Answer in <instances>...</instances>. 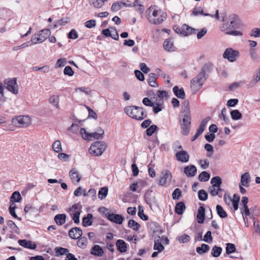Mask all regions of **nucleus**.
I'll return each mask as SVG.
<instances>
[{
    "mask_svg": "<svg viewBox=\"0 0 260 260\" xmlns=\"http://www.w3.org/2000/svg\"><path fill=\"white\" fill-rule=\"evenodd\" d=\"M213 70L212 63H205L202 67L201 71L196 77L190 81V87L196 91L200 89L204 84L205 81L209 78V74Z\"/></svg>",
    "mask_w": 260,
    "mask_h": 260,
    "instance_id": "obj_1",
    "label": "nucleus"
},
{
    "mask_svg": "<svg viewBox=\"0 0 260 260\" xmlns=\"http://www.w3.org/2000/svg\"><path fill=\"white\" fill-rule=\"evenodd\" d=\"M183 104L185 106V108L183 110L184 115H180L179 117H183L182 118H180V121L182 122L180 124L181 128V133L183 136L188 135L190 127H191V114L189 110V102L184 101Z\"/></svg>",
    "mask_w": 260,
    "mask_h": 260,
    "instance_id": "obj_2",
    "label": "nucleus"
},
{
    "mask_svg": "<svg viewBox=\"0 0 260 260\" xmlns=\"http://www.w3.org/2000/svg\"><path fill=\"white\" fill-rule=\"evenodd\" d=\"M124 112L129 117L141 121L147 117V113L142 107L136 106H127L124 109Z\"/></svg>",
    "mask_w": 260,
    "mask_h": 260,
    "instance_id": "obj_3",
    "label": "nucleus"
},
{
    "mask_svg": "<svg viewBox=\"0 0 260 260\" xmlns=\"http://www.w3.org/2000/svg\"><path fill=\"white\" fill-rule=\"evenodd\" d=\"M107 148L106 143L104 141H96L91 145L89 152L94 156H101Z\"/></svg>",
    "mask_w": 260,
    "mask_h": 260,
    "instance_id": "obj_4",
    "label": "nucleus"
},
{
    "mask_svg": "<svg viewBox=\"0 0 260 260\" xmlns=\"http://www.w3.org/2000/svg\"><path fill=\"white\" fill-rule=\"evenodd\" d=\"M12 123L16 127H27L31 123V119L27 115H19L13 118Z\"/></svg>",
    "mask_w": 260,
    "mask_h": 260,
    "instance_id": "obj_5",
    "label": "nucleus"
},
{
    "mask_svg": "<svg viewBox=\"0 0 260 260\" xmlns=\"http://www.w3.org/2000/svg\"><path fill=\"white\" fill-rule=\"evenodd\" d=\"M4 84L6 89L14 94L18 93V86L17 83V78H8L5 80Z\"/></svg>",
    "mask_w": 260,
    "mask_h": 260,
    "instance_id": "obj_6",
    "label": "nucleus"
},
{
    "mask_svg": "<svg viewBox=\"0 0 260 260\" xmlns=\"http://www.w3.org/2000/svg\"><path fill=\"white\" fill-rule=\"evenodd\" d=\"M239 55V52L232 48H226L222 55L223 57L228 59L230 62L235 61Z\"/></svg>",
    "mask_w": 260,
    "mask_h": 260,
    "instance_id": "obj_7",
    "label": "nucleus"
},
{
    "mask_svg": "<svg viewBox=\"0 0 260 260\" xmlns=\"http://www.w3.org/2000/svg\"><path fill=\"white\" fill-rule=\"evenodd\" d=\"M230 19H231L230 24H223V26L221 28V30L222 31H225L228 28H238L240 25V20L238 16L236 14H233L230 16Z\"/></svg>",
    "mask_w": 260,
    "mask_h": 260,
    "instance_id": "obj_8",
    "label": "nucleus"
},
{
    "mask_svg": "<svg viewBox=\"0 0 260 260\" xmlns=\"http://www.w3.org/2000/svg\"><path fill=\"white\" fill-rule=\"evenodd\" d=\"M80 134L82 138L87 141L91 140L92 138L96 140L102 139L103 138V134H99L97 132L89 133L86 131L85 128H81Z\"/></svg>",
    "mask_w": 260,
    "mask_h": 260,
    "instance_id": "obj_9",
    "label": "nucleus"
},
{
    "mask_svg": "<svg viewBox=\"0 0 260 260\" xmlns=\"http://www.w3.org/2000/svg\"><path fill=\"white\" fill-rule=\"evenodd\" d=\"M161 176L158 180V185L165 186L167 183L170 184L172 178V175L170 171L168 170H164L161 172Z\"/></svg>",
    "mask_w": 260,
    "mask_h": 260,
    "instance_id": "obj_10",
    "label": "nucleus"
},
{
    "mask_svg": "<svg viewBox=\"0 0 260 260\" xmlns=\"http://www.w3.org/2000/svg\"><path fill=\"white\" fill-rule=\"evenodd\" d=\"M210 117L208 116L202 120L197 130L196 134L191 138V141L193 142L195 141L198 138V137L204 132L206 128V124L210 120Z\"/></svg>",
    "mask_w": 260,
    "mask_h": 260,
    "instance_id": "obj_11",
    "label": "nucleus"
},
{
    "mask_svg": "<svg viewBox=\"0 0 260 260\" xmlns=\"http://www.w3.org/2000/svg\"><path fill=\"white\" fill-rule=\"evenodd\" d=\"M106 218L112 222L121 224L124 220V217L121 214L111 213L106 216Z\"/></svg>",
    "mask_w": 260,
    "mask_h": 260,
    "instance_id": "obj_12",
    "label": "nucleus"
},
{
    "mask_svg": "<svg viewBox=\"0 0 260 260\" xmlns=\"http://www.w3.org/2000/svg\"><path fill=\"white\" fill-rule=\"evenodd\" d=\"M83 232L80 228L74 227L69 231V236L72 239H78L82 237Z\"/></svg>",
    "mask_w": 260,
    "mask_h": 260,
    "instance_id": "obj_13",
    "label": "nucleus"
},
{
    "mask_svg": "<svg viewBox=\"0 0 260 260\" xmlns=\"http://www.w3.org/2000/svg\"><path fill=\"white\" fill-rule=\"evenodd\" d=\"M177 160L182 162H187L189 159V155L185 150H181L178 151L175 154Z\"/></svg>",
    "mask_w": 260,
    "mask_h": 260,
    "instance_id": "obj_14",
    "label": "nucleus"
},
{
    "mask_svg": "<svg viewBox=\"0 0 260 260\" xmlns=\"http://www.w3.org/2000/svg\"><path fill=\"white\" fill-rule=\"evenodd\" d=\"M19 244L27 249L35 250L37 248V244L30 240L26 239H19L18 241Z\"/></svg>",
    "mask_w": 260,
    "mask_h": 260,
    "instance_id": "obj_15",
    "label": "nucleus"
},
{
    "mask_svg": "<svg viewBox=\"0 0 260 260\" xmlns=\"http://www.w3.org/2000/svg\"><path fill=\"white\" fill-rule=\"evenodd\" d=\"M197 173L196 167L193 165H189L184 168V173L188 177H194Z\"/></svg>",
    "mask_w": 260,
    "mask_h": 260,
    "instance_id": "obj_16",
    "label": "nucleus"
},
{
    "mask_svg": "<svg viewBox=\"0 0 260 260\" xmlns=\"http://www.w3.org/2000/svg\"><path fill=\"white\" fill-rule=\"evenodd\" d=\"M205 219V208L203 206H201L198 209L197 214V220L200 224L204 223Z\"/></svg>",
    "mask_w": 260,
    "mask_h": 260,
    "instance_id": "obj_17",
    "label": "nucleus"
},
{
    "mask_svg": "<svg viewBox=\"0 0 260 260\" xmlns=\"http://www.w3.org/2000/svg\"><path fill=\"white\" fill-rule=\"evenodd\" d=\"M117 250L120 253H124L127 250L128 244L123 240L118 239L116 242Z\"/></svg>",
    "mask_w": 260,
    "mask_h": 260,
    "instance_id": "obj_18",
    "label": "nucleus"
},
{
    "mask_svg": "<svg viewBox=\"0 0 260 260\" xmlns=\"http://www.w3.org/2000/svg\"><path fill=\"white\" fill-rule=\"evenodd\" d=\"M158 78V76L153 73H150L149 74L147 82L149 86L155 87H158V84L156 81V79Z\"/></svg>",
    "mask_w": 260,
    "mask_h": 260,
    "instance_id": "obj_19",
    "label": "nucleus"
},
{
    "mask_svg": "<svg viewBox=\"0 0 260 260\" xmlns=\"http://www.w3.org/2000/svg\"><path fill=\"white\" fill-rule=\"evenodd\" d=\"M160 16L157 19H153L152 21L149 20V22L151 23H152L155 25H157L162 23V22L165 21L167 18V14L166 13L162 11L161 10L159 9V14Z\"/></svg>",
    "mask_w": 260,
    "mask_h": 260,
    "instance_id": "obj_20",
    "label": "nucleus"
},
{
    "mask_svg": "<svg viewBox=\"0 0 260 260\" xmlns=\"http://www.w3.org/2000/svg\"><path fill=\"white\" fill-rule=\"evenodd\" d=\"M174 94L178 98L180 99H184L185 98V93L183 87L179 88L177 85L175 86L173 88Z\"/></svg>",
    "mask_w": 260,
    "mask_h": 260,
    "instance_id": "obj_21",
    "label": "nucleus"
},
{
    "mask_svg": "<svg viewBox=\"0 0 260 260\" xmlns=\"http://www.w3.org/2000/svg\"><path fill=\"white\" fill-rule=\"evenodd\" d=\"M93 215L91 213H88L86 216L82 218V225L84 227L90 226L93 223Z\"/></svg>",
    "mask_w": 260,
    "mask_h": 260,
    "instance_id": "obj_22",
    "label": "nucleus"
},
{
    "mask_svg": "<svg viewBox=\"0 0 260 260\" xmlns=\"http://www.w3.org/2000/svg\"><path fill=\"white\" fill-rule=\"evenodd\" d=\"M186 209L185 203L183 201L176 203L175 207V212L178 215H182Z\"/></svg>",
    "mask_w": 260,
    "mask_h": 260,
    "instance_id": "obj_23",
    "label": "nucleus"
},
{
    "mask_svg": "<svg viewBox=\"0 0 260 260\" xmlns=\"http://www.w3.org/2000/svg\"><path fill=\"white\" fill-rule=\"evenodd\" d=\"M90 254L96 256H101L104 254V250L100 245H94L91 249Z\"/></svg>",
    "mask_w": 260,
    "mask_h": 260,
    "instance_id": "obj_24",
    "label": "nucleus"
},
{
    "mask_svg": "<svg viewBox=\"0 0 260 260\" xmlns=\"http://www.w3.org/2000/svg\"><path fill=\"white\" fill-rule=\"evenodd\" d=\"M164 49L168 52H172L174 51V44L172 41V39L169 38L166 39L163 44Z\"/></svg>",
    "mask_w": 260,
    "mask_h": 260,
    "instance_id": "obj_25",
    "label": "nucleus"
},
{
    "mask_svg": "<svg viewBox=\"0 0 260 260\" xmlns=\"http://www.w3.org/2000/svg\"><path fill=\"white\" fill-rule=\"evenodd\" d=\"M183 32L182 33L183 36H188L196 32L198 29L192 28L189 25L184 24H183Z\"/></svg>",
    "mask_w": 260,
    "mask_h": 260,
    "instance_id": "obj_26",
    "label": "nucleus"
},
{
    "mask_svg": "<svg viewBox=\"0 0 260 260\" xmlns=\"http://www.w3.org/2000/svg\"><path fill=\"white\" fill-rule=\"evenodd\" d=\"M66 218V214H58L54 216V220L58 225H62L65 223Z\"/></svg>",
    "mask_w": 260,
    "mask_h": 260,
    "instance_id": "obj_27",
    "label": "nucleus"
},
{
    "mask_svg": "<svg viewBox=\"0 0 260 260\" xmlns=\"http://www.w3.org/2000/svg\"><path fill=\"white\" fill-rule=\"evenodd\" d=\"M70 21V18L66 17L59 20H56L53 24V28H56L58 26H64Z\"/></svg>",
    "mask_w": 260,
    "mask_h": 260,
    "instance_id": "obj_28",
    "label": "nucleus"
},
{
    "mask_svg": "<svg viewBox=\"0 0 260 260\" xmlns=\"http://www.w3.org/2000/svg\"><path fill=\"white\" fill-rule=\"evenodd\" d=\"M70 176L72 182L75 184L79 182L81 180V177L78 172L76 171L74 169H72L70 171Z\"/></svg>",
    "mask_w": 260,
    "mask_h": 260,
    "instance_id": "obj_29",
    "label": "nucleus"
},
{
    "mask_svg": "<svg viewBox=\"0 0 260 260\" xmlns=\"http://www.w3.org/2000/svg\"><path fill=\"white\" fill-rule=\"evenodd\" d=\"M250 178V175L248 172L242 174L241 176V181L239 185H241L245 187H248L249 186Z\"/></svg>",
    "mask_w": 260,
    "mask_h": 260,
    "instance_id": "obj_30",
    "label": "nucleus"
},
{
    "mask_svg": "<svg viewBox=\"0 0 260 260\" xmlns=\"http://www.w3.org/2000/svg\"><path fill=\"white\" fill-rule=\"evenodd\" d=\"M149 226L150 230L152 231L153 234H155L158 232H159L160 233H162L163 232L161 229L159 224L157 222L151 221L149 222Z\"/></svg>",
    "mask_w": 260,
    "mask_h": 260,
    "instance_id": "obj_31",
    "label": "nucleus"
},
{
    "mask_svg": "<svg viewBox=\"0 0 260 260\" xmlns=\"http://www.w3.org/2000/svg\"><path fill=\"white\" fill-rule=\"evenodd\" d=\"M21 200V196L19 192L18 191L13 192L10 198V201L12 203H19Z\"/></svg>",
    "mask_w": 260,
    "mask_h": 260,
    "instance_id": "obj_32",
    "label": "nucleus"
},
{
    "mask_svg": "<svg viewBox=\"0 0 260 260\" xmlns=\"http://www.w3.org/2000/svg\"><path fill=\"white\" fill-rule=\"evenodd\" d=\"M38 34V36L40 37L41 39H43L44 38L43 42L45 41L48 37L51 35V30L49 28H45L40 31H37L36 32Z\"/></svg>",
    "mask_w": 260,
    "mask_h": 260,
    "instance_id": "obj_33",
    "label": "nucleus"
},
{
    "mask_svg": "<svg viewBox=\"0 0 260 260\" xmlns=\"http://www.w3.org/2000/svg\"><path fill=\"white\" fill-rule=\"evenodd\" d=\"M209 250L210 246L206 244H202L201 246L196 248V251L200 255L208 252Z\"/></svg>",
    "mask_w": 260,
    "mask_h": 260,
    "instance_id": "obj_34",
    "label": "nucleus"
},
{
    "mask_svg": "<svg viewBox=\"0 0 260 260\" xmlns=\"http://www.w3.org/2000/svg\"><path fill=\"white\" fill-rule=\"evenodd\" d=\"M55 255L59 256L63 255H67L69 252V250L68 248L61 247H56L54 248Z\"/></svg>",
    "mask_w": 260,
    "mask_h": 260,
    "instance_id": "obj_35",
    "label": "nucleus"
},
{
    "mask_svg": "<svg viewBox=\"0 0 260 260\" xmlns=\"http://www.w3.org/2000/svg\"><path fill=\"white\" fill-rule=\"evenodd\" d=\"M230 114L233 120H238L242 118V113L238 109L232 110Z\"/></svg>",
    "mask_w": 260,
    "mask_h": 260,
    "instance_id": "obj_36",
    "label": "nucleus"
},
{
    "mask_svg": "<svg viewBox=\"0 0 260 260\" xmlns=\"http://www.w3.org/2000/svg\"><path fill=\"white\" fill-rule=\"evenodd\" d=\"M216 209L217 215L221 218H225L228 217V214L226 211L223 209V207L219 205L216 206Z\"/></svg>",
    "mask_w": 260,
    "mask_h": 260,
    "instance_id": "obj_37",
    "label": "nucleus"
},
{
    "mask_svg": "<svg viewBox=\"0 0 260 260\" xmlns=\"http://www.w3.org/2000/svg\"><path fill=\"white\" fill-rule=\"evenodd\" d=\"M222 251V248L216 245H214L211 250V254L212 256L217 257L220 256Z\"/></svg>",
    "mask_w": 260,
    "mask_h": 260,
    "instance_id": "obj_38",
    "label": "nucleus"
},
{
    "mask_svg": "<svg viewBox=\"0 0 260 260\" xmlns=\"http://www.w3.org/2000/svg\"><path fill=\"white\" fill-rule=\"evenodd\" d=\"M164 101L161 102L158 101L157 103L154 102V105L152 106L153 108V112L154 114H157L160 112L163 109Z\"/></svg>",
    "mask_w": 260,
    "mask_h": 260,
    "instance_id": "obj_39",
    "label": "nucleus"
},
{
    "mask_svg": "<svg viewBox=\"0 0 260 260\" xmlns=\"http://www.w3.org/2000/svg\"><path fill=\"white\" fill-rule=\"evenodd\" d=\"M87 239L86 237L83 236L79 238L77 242V246L82 249L86 248L87 245Z\"/></svg>",
    "mask_w": 260,
    "mask_h": 260,
    "instance_id": "obj_40",
    "label": "nucleus"
},
{
    "mask_svg": "<svg viewBox=\"0 0 260 260\" xmlns=\"http://www.w3.org/2000/svg\"><path fill=\"white\" fill-rule=\"evenodd\" d=\"M108 188L107 187H103L100 189L98 192V197L100 200H103L106 198L108 194Z\"/></svg>",
    "mask_w": 260,
    "mask_h": 260,
    "instance_id": "obj_41",
    "label": "nucleus"
},
{
    "mask_svg": "<svg viewBox=\"0 0 260 260\" xmlns=\"http://www.w3.org/2000/svg\"><path fill=\"white\" fill-rule=\"evenodd\" d=\"M128 227L133 229L134 231H137L140 228L141 225L135 220L130 219L128 222Z\"/></svg>",
    "mask_w": 260,
    "mask_h": 260,
    "instance_id": "obj_42",
    "label": "nucleus"
},
{
    "mask_svg": "<svg viewBox=\"0 0 260 260\" xmlns=\"http://www.w3.org/2000/svg\"><path fill=\"white\" fill-rule=\"evenodd\" d=\"M158 129L156 125L153 124L148 127L145 131L147 136L150 137Z\"/></svg>",
    "mask_w": 260,
    "mask_h": 260,
    "instance_id": "obj_43",
    "label": "nucleus"
},
{
    "mask_svg": "<svg viewBox=\"0 0 260 260\" xmlns=\"http://www.w3.org/2000/svg\"><path fill=\"white\" fill-rule=\"evenodd\" d=\"M8 226L16 234H20V230L16 224L11 220H8L7 222Z\"/></svg>",
    "mask_w": 260,
    "mask_h": 260,
    "instance_id": "obj_44",
    "label": "nucleus"
},
{
    "mask_svg": "<svg viewBox=\"0 0 260 260\" xmlns=\"http://www.w3.org/2000/svg\"><path fill=\"white\" fill-rule=\"evenodd\" d=\"M210 177V175L208 172L203 171L199 174L198 179L201 182H206L209 180Z\"/></svg>",
    "mask_w": 260,
    "mask_h": 260,
    "instance_id": "obj_45",
    "label": "nucleus"
},
{
    "mask_svg": "<svg viewBox=\"0 0 260 260\" xmlns=\"http://www.w3.org/2000/svg\"><path fill=\"white\" fill-rule=\"evenodd\" d=\"M157 96L156 97V101L162 102L164 98H168L169 94L167 91L162 90H158L157 91Z\"/></svg>",
    "mask_w": 260,
    "mask_h": 260,
    "instance_id": "obj_46",
    "label": "nucleus"
},
{
    "mask_svg": "<svg viewBox=\"0 0 260 260\" xmlns=\"http://www.w3.org/2000/svg\"><path fill=\"white\" fill-rule=\"evenodd\" d=\"M210 183L212 185V186L218 187L219 186H221L222 184V179L219 176H215L211 179Z\"/></svg>",
    "mask_w": 260,
    "mask_h": 260,
    "instance_id": "obj_47",
    "label": "nucleus"
},
{
    "mask_svg": "<svg viewBox=\"0 0 260 260\" xmlns=\"http://www.w3.org/2000/svg\"><path fill=\"white\" fill-rule=\"evenodd\" d=\"M226 253L229 255L236 251V247L234 244L228 243L226 244Z\"/></svg>",
    "mask_w": 260,
    "mask_h": 260,
    "instance_id": "obj_48",
    "label": "nucleus"
},
{
    "mask_svg": "<svg viewBox=\"0 0 260 260\" xmlns=\"http://www.w3.org/2000/svg\"><path fill=\"white\" fill-rule=\"evenodd\" d=\"M44 39V38L43 39H41L40 37H39V36H38V34L36 32L32 36L31 40L30 41L31 45L32 44H37L39 43H42L43 42Z\"/></svg>",
    "mask_w": 260,
    "mask_h": 260,
    "instance_id": "obj_49",
    "label": "nucleus"
},
{
    "mask_svg": "<svg viewBox=\"0 0 260 260\" xmlns=\"http://www.w3.org/2000/svg\"><path fill=\"white\" fill-rule=\"evenodd\" d=\"M108 0H89L90 5H92L94 7L100 8L102 7L105 2Z\"/></svg>",
    "mask_w": 260,
    "mask_h": 260,
    "instance_id": "obj_50",
    "label": "nucleus"
},
{
    "mask_svg": "<svg viewBox=\"0 0 260 260\" xmlns=\"http://www.w3.org/2000/svg\"><path fill=\"white\" fill-rule=\"evenodd\" d=\"M153 249L155 250L158 251V252H161L164 250L165 247L161 244V241L160 240H154Z\"/></svg>",
    "mask_w": 260,
    "mask_h": 260,
    "instance_id": "obj_51",
    "label": "nucleus"
},
{
    "mask_svg": "<svg viewBox=\"0 0 260 260\" xmlns=\"http://www.w3.org/2000/svg\"><path fill=\"white\" fill-rule=\"evenodd\" d=\"M59 96L55 95H52L49 100V102L52 104H54L55 107L57 109H59Z\"/></svg>",
    "mask_w": 260,
    "mask_h": 260,
    "instance_id": "obj_52",
    "label": "nucleus"
},
{
    "mask_svg": "<svg viewBox=\"0 0 260 260\" xmlns=\"http://www.w3.org/2000/svg\"><path fill=\"white\" fill-rule=\"evenodd\" d=\"M138 215L142 220L144 221L148 220V216L144 214L143 208L141 206H138Z\"/></svg>",
    "mask_w": 260,
    "mask_h": 260,
    "instance_id": "obj_53",
    "label": "nucleus"
},
{
    "mask_svg": "<svg viewBox=\"0 0 260 260\" xmlns=\"http://www.w3.org/2000/svg\"><path fill=\"white\" fill-rule=\"evenodd\" d=\"M208 193L204 189H201L198 191V198L200 201H205L208 199Z\"/></svg>",
    "mask_w": 260,
    "mask_h": 260,
    "instance_id": "obj_54",
    "label": "nucleus"
},
{
    "mask_svg": "<svg viewBox=\"0 0 260 260\" xmlns=\"http://www.w3.org/2000/svg\"><path fill=\"white\" fill-rule=\"evenodd\" d=\"M81 212L82 211H76L71 214L72 219L76 224H79L80 222V215Z\"/></svg>",
    "mask_w": 260,
    "mask_h": 260,
    "instance_id": "obj_55",
    "label": "nucleus"
},
{
    "mask_svg": "<svg viewBox=\"0 0 260 260\" xmlns=\"http://www.w3.org/2000/svg\"><path fill=\"white\" fill-rule=\"evenodd\" d=\"M226 109L224 107L222 110L221 114L219 115V117L220 118H222L223 121L226 124H229L230 122V119L226 116Z\"/></svg>",
    "mask_w": 260,
    "mask_h": 260,
    "instance_id": "obj_56",
    "label": "nucleus"
},
{
    "mask_svg": "<svg viewBox=\"0 0 260 260\" xmlns=\"http://www.w3.org/2000/svg\"><path fill=\"white\" fill-rule=\"evenodd\" d=\"M52 148L56 152H59L62 151L61 143L59 141H55L52 144Z\"/></svg>",
    "mask_w": 260,
    "mask_h": 260,
    "instance_id": "obj_57",
    "label": "nucleus"
},
{
    "mask_svg": "<svg viewBox=\"0 0 260 260\" xmlns=\"http://www.w3.org/2000/svg\"><path fill=\"white\" fill-rule=\"evenodd\" d=\"M182 196V191L180 189L175 188L172 193V198L173 200H179Z\"/></svg>",
    "mask_w": 260,
    "mask_h": 260,
    "instance_id": "obj_58",
    "label": "nucleus"
},
{
    "mask_svg": "<svg viewBox=\"0 0 260 260\" xmlns=\"http://www.w3.org/2000/svg\"><path fill=\"white\" fill-rule=\"evenodd\" d=\"M32 70L34 71H40L43 73H47L49 71V67L48 66H45L42 67H39L38 66L33 67Z\"/></svg>",
    "mask_w": 260,
    "mask_h": 260,
    "instance_id": "obj_59",
    "label": "nucleus"
},
{
    "mask_svg": "<svg viewBox=\"0 0 260 260\" xmlns=\"http://www.w3.org/2000/svg\"><path fill=\"white\" fill-rule=\"evenodd\" d=\"M203 241L207 243H211L213 241L212 233L210 231L206 232L204 236Z\"/></svg>",
    "mask_w": 260,
    "mask_h": 260,
    "instance_id": "obj_60",
    "label": "nucleus"
},
{
    "mask_svg": "<svg viewBox=\"0 0 260 260\" xmlns=\"http://www.w3.org/2000/svg\"><path fill=\"white\" fill-rule=\"evenodd\" d=\"M204 148L208 152L210 153H208L207 154V156L208 157H211L214 152V149L213 146L211 144L207 143L205 145Z\"/></svg>",
    "mask_w": 260,
    "mask_h": 260,
    "instance_id": "obj_61",
    "label": "nucleus"
},
{
    "mask_svg": "<svg viewBox=\"0 0 260 260\" xmlns=\"http://www.w3.org/2000/svg\"><path fill=\"white\" fill-rule=\"evenodd\" d=\"M249 35L251 37H254L255 38H260V28L256 27L253 28L249 33Z\"/></svg>",
    "mask_w": 260,
    "mask_h": 260,
    "instance_id": "obj_62",
    "label": "nucleus"
},
{
    "mask_svg": "<svg viewBox=\"0 0 260 260\" xmlns=\"http://www.w3.org/2000/svg\"><path fill=\"white\" fill-rule=\"evenodd\" d=\"M63 74L71 77L74 75V72L71 66H67L64 69Z\"/></svg>",
    "mask_w": 260,
    "mask_h": 260,
    "instance_id": "obj_63",
    "label": "nucleus"
},
{
    "mask_svg": "<svg viewBox=\"0 0 260 260\" xmlns=\"http://www.w3.org/2000/svg\"><path fill=\"white\" fill-rule=\"evenodd\" d=\"M190 237L189 235L184 234L179 238V241L181 243H185L189 242Z\"/></svg>",
    "mask_w": 260,
    "mask_h": 260,
    "instance_id": "obj_64",
    "label": "nucleus"
}]
</instances>
